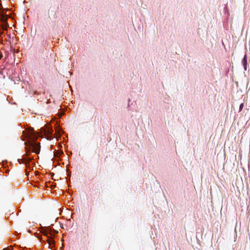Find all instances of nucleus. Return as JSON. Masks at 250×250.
Instances as JSON below:
<instances>
[{"mask_svg": "<svg viewBox=\"0 0 250 250\" xmlns=\"http://www.w3.org/2000/svg\"><path fill=\"white\" fill-rule=\"evenodd\" d=\"M47 241L49 245H54L55 244L54 240L51 238H48Z\"/></svg>", "mask_w": 250, "mask_h": 250, "instance_id": "6", "label": "nucleus"}, {"mask_svg": "<svg viewBox=\"0 0 250 250\" xmlns=\"http://www.w3.org/2000/svg\"><path fill=\"white\" fill-rule=\"evenodd\" d=\"M7 19H8V16L5 13H3V12H2L1 13L0 16V20L1 21L2 23L7 25V23L6 22Z\"/></svg>", "mask_w": 250, "mask_h": 250, "instance_id": "4", "label": "nucleus"}, {"mask_svg": "<svg viewBox=\"0 0 250 250\" xmlns=\"http://www.w3.org/2000/svg\"><path fill=\"white\" fill-rule=\"evenodd\" d=\"M38 136L33 129L28 130L26 131V137L28 141L24 143L25 145L26 154L29 155L28 152L30 151L36 154H39L40 151V145L36 143Z\"/></svg>", "mask_w": 250, "mask_h": 250, "instance_id": "1", "label": "nucleus"}, {"mask_svg": "<svg viewBox=\"0 0 250 250\" xmlns=\"http://www.w3.org/2000/svg\"><path fill=\"white\" fill-rule=\"evenodd\" d=\"M243 106H244V104L242 103L240 105V106H239V111H241L242 109H243Z\"/></svg>", "mask_w": 250, "mask_h": 250, "instance_id": "8", "label": "nucleus"}, {"mask_svg": "<svg viewBox=\"0 0 250 250\" xmlns=\"http://www.w3.org/2000/svg\"><path fill=\"white\" fill-rule=\"evenodd\" d=\"M42 233H43L45 235H46V236H47V234H48V232H47V230H42Z\"/></svg>", "mask_w": 250, "mask_h": 250, "instance_id": "9", "label": "nucleus"}, {"mask_svg": "<svg viewBox=\"0 0 250 250\" xmlns=\"http://www.w3.org/2000/svg\"><path fill=\"white\" fill-rule=\"evenodd\" d=\"M242 63L244 66V69L245 70H247V55L245 54L243 60H242Z\"/></svg>", "mask_w": 250, "mask_h": 250, "instance_id": "5", "label": "nucleus"}, {"mask_svg": "<svg viewBox=\"0 0 250 250\" xmlns=\"http://www.w3.org/2000/svg\"><path fill=\"white\" fill-rule=\"evenodd\" d=\"M32 159L33 158L22 156L21 159H18V161L20 164H25L26 167H27L29 163L31 161Z\"/></svg>", "mask_w": 250, "mask_h": 250, "instance_id": "2", "label": "nucleus"}, {"mask_svg": "<svg viewBox=\"0 0 250 250\" xmlns=\"http://www.w3.org/2000/svg\"><path fill=\"white\" fill-rule=\"evenodd\" d=\"M25 1H26L25 0H24L23 3H24L25 2Z\"/></svg>", "mask_w": 250, "mask_h": 250, "instance_id": "10", "label": "nucleus"}, {"mask_svg": "<svg viewBox=\"0 0 250 250\" xmlns=\"http://www.w3.org/2000/svg\"><path fill=\"white\" fill-rule=\"evenodd\" d=\"M44 132V135L45 138L47 140H51L52 136L51 134L53 132V130L51 128L48 127L47 129H43Z\"/></svg>", "mask_w": 250, "mask_h": 250, "instance_id": "3", "label": "nucleus"}, {"mask_svg": "<svg viewBox=\"0 0 250 250\" xmlns=\"http://www.w3.org/2000/svg\"><path fill=\"white\" fill-rule=\"evenodd\" d=\"M1 9L6 10L7 11L9 10L8 7H4L1 4V3H0V10Z\"/></svg>", "mask_w": 250, "mask_h": 250, "instance_id": "7", "label": "nucleus"}]
</instances>
